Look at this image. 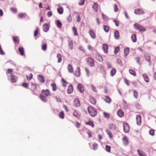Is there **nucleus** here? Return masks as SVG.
<instances>
[{
	"label": "nucleus",
	"instance_id": "nucleus-47",
	"mask_svg": "<svg viewBox=\"0 0 156 156\" xmlns=\"http://www.w3.org/2000/svg\"><path fill=\"white\" fill-rule=\"evenodd\" d=\"M64 114L63 112L62 111L59 114V117L61 119H63L64 118Z\"/></svg>",
	"mask_w": 156,
	"mask_h": 156
},
{
	"label": "nucleus",
	"instance_id": "nucleus-4",
	"mask_svg": "<svg viewBox=\"0 0 156 156\" xmlns=\"http://www.w3.org/2000/svg\"><path fill=\"white\" fill-rule=\"evenodd\" d=\"M86 61L91 67L94 65V61L93 59L91 58H88L86 59Z\"/></svg>",
	"mask_w": 156,
	"mask_h": 156
},
{
	"label": "nucleus",
	"instance_id": "nucleus-7",
	"mask_svg": "<svg viewBox=\"0 0 156 156\" xmlns=\"http://www.w3.org/2000/svg\"><path fill=\"white\" fill-rule=\"evenodd\" d=\"M43 30L45 32H47L49 29V25L47 23H44L43 26Z\"/></svg>",
	"mask_w": 156,
	"mask_h": 156
},
{
	"label": "nucleus",
	"instance_id": "nucleus-16",
	"mask_svg": "<svg viewBox=\"0 0 156 156\" xmlns=\"http://www.w3.org/2000/svg\"><path fill=\"white\" fill-rule=\"evenodd\" d=\"M108 46L106 44H103V49L104 52L106 53L108 52Z\"/></svg>",
	"mask_w": 156,
	"mask_h": 156
},
{
	"label": "nucleus",
	"instance_id": "nucleus-12",
	"mask_svg": "<svg viewBox=\"0 0 156 156\" xmlns=\"http://www.w3.org/2000/svg\"><path fill=\"white\" fill-rule=\"evenodd\" d=\"M73 91V87L71 84L68 86L67 90V92L69 94H71Z\"/></svg>",
	"mask_w": 156,
	"mask_h": 156
},
{
	"label": "nucleus",
	"instance_id": "nucleus-58",
	"mask_svg": "<svg viewBox=\"0 0 156 156\" xmlns=\"http://www.w3.org/2000/svg\"><path fill=\"white\" fill-rule=\"evenodd\" d=\"M85 71H86V73L87 76H90V71H89V70L87 68H85Z\"/></svg>",
	"mask_w": 156,
	"mask_h": 156
},
{
	"label": "nucleus",
	"instance_id": "nucleus-24",
	"mask_svg": "<svg viewBox=\"0 0 156 156\" xmlns=\"http://www.w3.org/2000/svg\"><path fill=\"white\" fill-rule=\"evenodd\" d=\"M143 76L145 81L147 82H148L149 81V79L148 76L145 74H144L143 75Z\"/></svg>",
	"mask_w": 156,
	"mask_h": 156
},
{
	"label": "nucleus",
	"instance_id": "nucleus-29",
	"mask_svg": "<svg viewBox=\"0 0 156 156\" xmlns=\"http://www.w3.org/2000/svg\"><path fill=\"white\" fill-rule=\"evenodd\" d=\"M93 8L95 12H97L98 9V4L96 3H94L93 6Z\"/></svg>",
	"mask_w": 156,
	"mask_h": 156
},
{
	"label": "nucleus",
	"instance_id": "nucleus-33",
	"mask_svg": "<svg viewBox=\"0 0 156 156\" xmlns=\"http://www.w3.org/2000/svg\"><path fill=\"white\" fill-rule=\"evenodd\" d=\"M41 99L44 102H46L47 101V98L46 96L41 95L40 96Z\"/></svg>",
	"mask_w": 156,
	"mask_h": 156
},
{
	"label": "nucleus",
	"instance_id": "nucleus-51",
	"mask_svg": "<svg viewBox=\"0 0 156 156\" xmlns=\"http://www.w3.org/2000/svg\"><path fill=\"white\" fill-rule=\"evenodd\" d=\"M116 73V70L115 69H112L111 71V74L112 76L114 75Z\"/></svg>",
	"mask_w": 156,
	"mask_h": 156
},
{
	"label": "nucleus",
	"instance_id": "nucleus-5",
	"mask_svg": "<svg viewBox=\"0 0 156 156\" xmlns=\"http://www.w3.org/2000/svg\"><path fill=\"white\" fill-rule=\"evenodd\" d=\"M75 76L79 77L80 75V69L79 67H77L74 73Z\"/></svg>",
	"mask_w": 156,
	"mask_h": 156
},
{
	"label": "nucleus",
	"instance_id": "nucleus-3",
	"mask_svg": "<svg viewBox=\"0 0 156 156\" xmlns=\"http://www.w3.org/2000/svg\"><path fill=\"white\" fill-rule=\"evenodd\" d=\"M123 129L125 132L128 133L129 130V127L128 124L126 123H124L123 124Z\"/></svg>",
	"mask_w": 156,
	"mask_h": 156
},
{
	"label": "nucleus",
	"instance_id": "nucleus-55",
	"mask_svg": "<svg viewBox=\"0 0 156 156\" xmlns=\"http://www.w3.org/2000/svg\"><path fill=\"white\" fill-rule=\"evenodd\" d=\"M12 71L13 69H7L6 73L7 74H11V73L12 72Z\"/></svg>",
	"mask_w": 156,
	"mask_h": 156
},
{
	"label": "nucleus",
	"instance_id": "nucleus-42",
	"mask_svg": "<svg viewBox=\"0 0 156 156\" xmlns=\"http://www.w3.org/2000/svg\"><path fill=\"white\" fill-rule=\"evenodd\" d=\"M105 100L108 103H110L111 101V99L108 96L106 97L105 98Z\"/></svg>",
	"mask_w": 156,
	"mask_h": 156
},
{
	"label": "nucleus",
	"instance_id": "nucleus-59",
	"mask_svg": "<svg viewBox=\"0 0 156 156\" xmlns=\"http://www.w3.org/2000/svg\"><path fill=\"white\" fill-rule=\"evenodd\" d=\"M149 134L152 135L153 136L154 134V130L153 129H151L149 131Z\"/></svg>",
	"mask_w": 156,
	"mask_h": 156
},
{
	"label": "nucleus",
	"instance_id": "nucleus-2",
	"mask_svg": "<svg viewBox=\"0 0 156 156\" xmlns=\"http://www.w3.org/2000/svg\"><path fill=\"white\" fill-rule=\"evenodd\" d=\"M134 26L136 29L140 31H144L146 30L145 28L139 24L136 23L135 24Z\"/></svg>",
	"mask_w": 156,
	"mask_h": 156
},
{
	"label": "nucleus",
	"instance_id": "nucleus-64",
	"mask_svg": "<svg viewBox=\"0 0 156 156\" xmlns=\"http://www.w3.org/2000/svg\"><path fill=\"white\" fill-rule=\"evenodd\" d=\"M106 65H107V68L109 69L112 67L111 64L109 62H107Z\"/></svg>",
	"mask_w": 156,
	"mask_h": 156
},
{
	"label": "nucleus",
	"instance_id": "nucleus-30",
	"mask_svg": "<svg viewBox=\"0 0 156 156\" xmlns=\"http://www.w3.org/2000/svg\"><path fill=\"white\" fill-rule=\"evenodd\" d=\"M56 24L58 27L59 28H61L62 27V24L59 20H57L56 21Z\"/></svg>",
	"mask_w": 156,
	"mask_h": 156
},
{
	"label": "nucleus",
	"instance_id": "nucleus-40",
	"mask_svg": "<svg viewBox=\"0 0 156 156\" xmlns=\"http://www.w3.org/2000/svg\"><path fill=\"white\" fill-rule=\"evenodd\" d=\"M68 45L71 49H72L73 48V44L72 41H70L69 42Z\"/></svg>",
	"mask_w": 156,
	"mask_h": 156
},
{
	"label": "nucleus",
	"instance_id": "nucleus-39",
	"mask_svg": "<svg viewBox=\"0 0 156 156\" xmlns=\"http://www.w3.org/2000/svg\"><path fill=\"white\" fill-rule=\"evenodd\" d=\"M73 115L74 116L77 118H79V115L76 111H74V112H73Z\"/></svg>",
	"mask_w": 156,
	"mask_h": 156
},
{
	"label": "nucleus",
	"instance_id": "nucleus-34",
	"mask_svg": "<svg viewBox=\"0 0 156 156\" xmlns=\"http://www.w3.org/2000/svg\"><path fill=\"white\" fill-rule=\"evenodd\" d=\"M131 38L132 39V41L135 42L136 41V34H133L131 36Z\"/></svg>",
	"mask_w": 156,
	"mask_h": 156
},
{
	"label": "nucleus",
	"instance_id": "nucleus-17",
	"mask_svg": "<svg viewBox=\"0 0 156 156\" xmlns=\"http://www.w3.org/2000/svg\"><path fill=\"white\" fill-rule=\"evenodd\" d=\"M68 69L69 72L73 73V68L72 66L70 64H69L68 66Z\"/></svg>",
	"mask_w": 156,
	"mask_h": 156
},
{
	"label": "nucleus",
	"instance_id": "nucleus-44",
	"mask_svg": "<svg viewBox=\"0 0 156 156\" xmlns=\"http://www.w3.org/2000/svg\"><path fill=\"white\" fill-rule=\"evenodd\" d=\"M104 30L106 32H108L109 31V27L107 26L103 25Z\"/></svg>",
	"mask_w": 156,
	"mask_h": 156
},
{
	"label": "nucleus",
	"instance_id": "nucleus-20",
	"mask_svg": "<svg viewBox=\"0 0 156 156\" xmlns=\"http://www.w3.org/2000/svg\"><path fill=\"white\" fill-rule=\"evenodd\" d=\"M38 79L40 82L42 83H44L45 81L44 78V76L42 75H39Z\"/></svg>",
	"mask_w": 156,
	"mask_h": 156
},
{
	"label": "nucleus",
	"instance_id": "nucleus-53",
	"mask_svg": "<svg viewBox=\"0 0 156 156\" xmlns=\"http://www.w3.org/2000/svg\"><path fill=\"white\" fill-rule=\"evenodd\" d=\"M26 76L28 80H30L32 78L33 75L32 73H31L29 76Z\"/></svg>",
	"mask_w": 156,
	"mask_h": 156
},
{
	"label": "nucleus",
	"instance_id": "nucleus-9",
	"mask_svg": "<svg viewBox=\"0 0 156 156\" xmlns=\"http://www.w3.org/2000/svg\"><path fill=\"white\" fill-rule=\"evenodd\" d=\"M122 140L123 141L124 145L125 146L128 145L129 143V141L128 139L126 136H124L122 138Z\"/></svg>",
	"mask_w": 156,
	"mask_h": 156
},
{
	"label": "nucleus",
	"instance_id": "nucleus-31",
	"mask_svg": "<svg viewBox=\"0 0 156 156\" xmlns=\"http://www.w3.org/2000/svg\"><path fill=\"white\" fill-rule=\"evenodd\" d=\"M114 36L116 39H118L119 38V33L117 30H116L114 32Z\"/></svg>",
	"mask_w": 156,
	"mask_h": 156
},
{
	"label": "nucleus",
	"instance_id": "nucleus-32",
	"mask_svg": "<svg viewBox=\"0 0 156 156\" xmlns=\"http://www.w3.org/2000/svg\"><path fill=\"white\" fill-rule=\"evenodd\" d=\"M31 89L32 90L34 91L36 90L37 88V86L36 84L32 83L31 84Z\"/></svg>",
	"mask_w": 156,
	"mask_h": 156
},
{
	"label": "nucleus",
	"instance_id": "nucleus-43",
	"mask_svg": "<svg viewBox=\"0 0 156 156\" xmlns=\"http://www.w3.org/2000/svg\"><path fill=\"white\" fill-rule=\"evenodd\" d=\"M73 30L74 33V34L75 35L77 36L78 35V33H77V30L76 28L75 27H73Z\"/></svg>",
	"mask_w": 156,
	"mask_h": 156
},
{
	"label": "nucleus",
	"instance_id": "nucleus-63",
	"mask_svg": "<svg viewBox=\"0 0 156 156\" xmlns=\"http://www.w3.org/2000/svg\"><path fill=\"white\" fill-rule=\"evenodd\" d=\"M22 85L23 87L27 88L28 87V84L26 83H22Z\"/></svg>",
	"mask_w": 156,
	"mask_h": 156
},
{
	"label": "nucleus",
	"instance_id": "nucleus-49",
	"mask_svg": "<svg viewBox=\"0 0 156 156\" xmlns=\"http://www.w3.org/2000/svg\"><path fill=\"white\" fill-rule=\"evenodd\" d=\"M51 86L52 87V90L53 91H55L56 90V85L55 83H52Z\"/></svg>",
	"mask_w": 156,
	"mask_h": 156
},
{
	"label": "nucleus",
	"instance_id": "nucleus-52",
	"mask_svg": "<svg viewBox=\"0 0 156 156\" xmlns=\"http://www.w3.org/2000/svg\"><path fill=\"white\" fill-rule=\"evenodd\" d=\"M93 149L94 150H96L97 149L98 146L97 144L94 143L93 145Z\"/></svg>",
	"mask_w": 156,
	"mask_h": 156
},
{
	"label": "nucleus",
	"instance_id": "nucleus-36",
	"mask_svg": "<svg viewBox=\"0 0 156 156\" xmlns=\"http://www.w3.org/2000/svg\"><path fill=\"white\" fill-rule=\"evenodd\" d=\"M41 47L42 50L45 51L47 49V44L45 43H43L41 45Z\"/></svg>",
	"mask_w": 156,
	"mask_h": 156
},
{
	"label": "nucleus",
	"instance_id": "nucleus-45",
	"mask_svg": "<svg viewBox=\"0 0 156 156\" xmlns=\"http://www.w3.org/2000/svg\"><path fill=\"white\" fill-rule=\"evenodd\" d=\"M62 81L63 86L65 87H66L67 83V82L63 78L62 79Z\"/></svg>",
	"mask_w": 156,
	"mask_h": 156
},
{
	"label": "nucleus",
	"instance_id": "nucleus-18",
	"mask_svg": "<svg viewBox=\"0 0 156 156\" xmlns=\"http://www.w3.org/2000/svg\"><path fill=\"white\" fill-rule=\"evenodd\" d=\"M74 104L76 106L79 107L80 106V103L79 100L76 98L75 99L74 101Z\"/></svg>",
	"mask_w": 156,
	"mask_h": 156
},
{
	"label": "nucleus",
	"instance_id": "nucleus-13",
	"mask_svg": "<svg viewBox=\"0 0 156 156\" xmlns=\"http://www.w3.org/2000/svg\"><path fill=\"white\" fill-rule=\"evenodd\" d=\"M138 154L140 156H147L146 154L142 151H140L139 150H137Z\"/></svg>",
	"mask_w": 156,
	"mask_h": 156
},
{
	"label": "nucleus",
	"instance_id": "nucleus-23",
	"mask_svg": "<svg viewBox=\"0 0 156 156\" xmlns=\"http://www.w3.org/2000/svg\"><path fill=\"white\" fill-rule=\"evenodd\" d=\"M18 51L20 52L21 55H24V52L23 48L19 47L18 49Z\"/></svg>",
	"mask_w": 156,
	"mask_h": 156
},
{
	"label": "nucleus",
	"instance_id": "nucleus-22",
	"mask_svg": "<svg viewBox=\"0 0 156 156\" xmlns=\"http://www.w3.org/2000/svg\"><path fill=\"white\" fill-rule=\"evenodd\" d=\"M96 58L97 60L100 62H103V60L102 57L99 55H97L96 56Z\"/></svg>",
	"mask_w": 156,
	"mask_h": 156
},
{
	"label": "nucleus",
	"instance_id": "nucleus-46",
	"mask_svg": "<svg viewBox=\"0 0 156 156\" xmlns=\"http://www.w3.org/2000/svg\"><path fill=\"white\" fill-rule=\"evenodd\" d=\"M129 72L130 74L135 76H136V73L135 71H133V70L130 69L129 70Z\"/></svg>",
	"mask_w": 156,
	"mask_h": 156
},
{
	"label": "nucleus",
	"instance_id": "nucleus-57",
	"mask_svg": "<svg viewBox=\"0 0 156 156\" xmlns=\"http://www.w3.org/2000/svg\"><path fill=\"white\" fill-rule=\"evenodd\" d=\"M114 10L115 12H117L118 10V8L117 5L115 4L114 5Z\"/></svg>",
	"mask_w": 156,
	"mask_h": 156
},
{
	"label": "nucleus",
	"instance_id": "nucleus-37",
	"mask_svg": "<svg viewBox=\"0 0 156 156\" xmlns=\"http://www.w3.org/2000/svg\"><path fill=\"white\" fill-rule=\"evenodd\" d=\"M110 128L112 129L115 130L116 128L115 125L113 124H111L109 125Z\"/></svg>",
	"mask_w": 156,
	"mask_h": 156
},
{
	"label": "nucleus",
	"instance_id": "nucleus-41",
	"mask_svg": "<svg viewBox=\"0 0 156 156\" xmlns=\"http://www.w3.org/2000/svg\"><path fill=\"white\" fill-rule=\"evenodd\" d=\"M86 124L87 125H89L91 126L92 127H94V125L93 122L90 121L86 122Z\"/></svg>",
	"mask_w": 156,
	"mask_h": 156
},
{
	"label": "nucleus",
	"instance_id": "nucleus-35",
	"mask_svg": "<svg viewBox=\"0 0 156 156\" xmlns=\"http://www.w3.org/2000/svg\"><path fill=\"white\" fill-rule=\"evenodd\" d=\"M90 102L93 104H95L96 103V101L94 98L93 97H90Z\"/></svg>",
	"mask_w": 156,
	"mask_h": 156
},
{
	"label": "nucleus",
	"instance_id": "nucleus-27",
	"mask_svg": "<svg viewBox=\"0 0 156 156\" xmlns=\"http://www.w3.org/2000/svg\"><path fill=\"white\" fill-rule=\"evenodd\" d=\"M117 114L119 116L122 117L124 115V113L123 111L121 110H119L117 112Z\"/></svg>",
	"mask_w": 156,
	"mask_h": 156
},
{
	"label": "nucleus",
	"instance_id": "nucleus-19",
	"mask_svg": "<svg viewBox=\"0 0 156 156\" xmlns=\"http://www.w3.org/2000/svg\"><path fill=\"white\" fill-rule=\"evenodd\" d=\"M57 57L58 58V62L60 63L62 61V56L60 53H58L57 55Z\"/></svg>",
	"mask_w": 156,
	"mask_h": 156
},
{
	"label": "nucleus",
	"instance_id": "nucleus-6",
	"mask_svg": "<svg viewBox=\"0 0 156 156\" xmlns=\"http://www.w3.org/2000/svg\"><path fill=\"white\" fill-rule=\"evenodd\" d=\"M134 13L136 14H144V12L142 9H138L135 10Z\"/></svg>",
	"mask_w": 156,
	"mask_h": 156
},
{
	"label": "nucleus",
	"instance_id": "nucleus-26",
	"mask_svg": "<svg viewBox=\"0 0 156 156\" xmlns=\"http://www.w3.org/2000/svg\"><path fill=\"white\" fill-rule=\"evenodd\" d=\"M27 14L25 13H20L18 15V17L19 18L22 19L25 17Z\"/></svg>",
	"mask_w": 156,
	"mask_h": 156
},
{
	"label": "nucleus",
	"instance_id": "nucleus-38",
	"mask_svg": "<svg viewBox=\"0 0 156 156\" xmlns=\"http://www.w3.org/2000/svg\"><path fill=\"white\" fill-rule=\"evenodd\" d=\"M13 40L14 42L15 43L17 42V43H19V37H13Z\"/></svg>",
	"mask_w": 156,
	"mask_h": 156
},
{
	"label": "nucleus",
	"instance_id": "nucleus-11",
	"mask_svg": "<svg viewBox=\"0 0 156 156\" xmlns=\"http://www.w3.org/2000/svg\"><path fill=\"white\" fill-rule=\"evenodd\" d=\"M89 34L92 38L94 39L96 38V35L94 32L91 30H90L89 31Z\"/></svg>",
	"mask_w": 156,
	"mask_h": 156
},
{
	"label": "nucleus",
	"instance_id": "nucleus-15",
	"mask_svg": "<svg viewBox=\"0 0 156 156\" xmlns=\"http://www.w3.org/2000/svg\"><path fill=\"white\" fill-rule=\"evenodd\" d=\"M77 88L80 92L83 93L84 91V88L81 84H78L77 85Z\"/></svg>",
	"mask_w": 156,
	"mask_h": 156
},
{
	"label": "nucleus",
	"instance_id": "nucleus-54",
	"mask_svg": "<svg viewBox=\"0 0 156 156\" xmlns=\"http://www.w3.org/2000/svg\"><path fill=\"white\" fill-rule=\"evenodd\" d=\"M133 94L135 97V98H137L138 97V93L135 90L133 91Z\"/></svg>",
	"mask_w": 156,
	"mask_h": 156
},
{
	"label": "nucleus",
	"instance_id": "nucleus-25",
	"mask_svg": "<svg viewBox=\"0 0 156 156\" xmlns=\"http://www.w3.org/2000/svg\"><path fill=\"white\" fill-rule=\"evenodd\" d=\"M129 48H126L124 50V52L125 54V56H126L129 54Z\"/></svg>",
	"mask_w": 156,
	"mask_h": 156
},
{
	"label": "nucleus",
	"instance_id": "nucleus-60",
	"mask_svg": "<svg viewBox=\"0 0 156 156\" xmlns=\"http://www.w3.org/2000/svg\"><path fill=\"white\" fill-rule=\"evenodd\" d=\"M113 22L115 23L116 26L118 27L119 26V23L117 20H113Z\"/></svg>",
	"mask_w": 156,
	"mask_h": 156
},
{
	"label": "nucleus",
	"instance_id": "nucleus-21",
	"mask_svg": "<svg viewBox=\"0 0 156 156\" xmlns=\"http://www.w3.org/2000/svg\"><path fill=\"white\" fill-rule=\"evenodd\" d=\"M11 79L13 82H16L17 80V78L16 76L11 75Z\"/></svg>",
	"mask_w": 156,
	"mask_h": 156
},
{
	"label": "nucleus",
	"instance_id": "nucleus-62",
	"mask_svg": "<svg viewBox=\"0 0 156 156\" xmlns=\"http://www.w3.org/2000/svg\"><path fill=\"white\" fill-rule=\"evenodd\" d=\"M52 13L51 11H48L47 12V16L48 17H50L52 16Z\"/></svg>",
	"mask_w": 156,
	"mask_h": 156
},
{
	"label": "nucleus",
	"instance_id": "nucleus-28",
	"mask_svg": "<svg viewBox=\"0 0 156 156\" xmlns=\"http://www.w3.org/2000/svg\"><path fill=\"white\" fill-rule=\"evenodd\" d=\"M58 12L60 14H62L63 12V9L62 7H60L57 9Z\"/></svg>",
	"mask_w": 156,
	"mask_h": 156
},
{
	"label": "nucleus",
	"instance_id": "nucleus-56",
	"mask_svg": "<svg viewBox=\"0 0 156 156\" xmlns=\"http://www.w3.org/2000/svg\"><path fill=\"white\" fill-rule=\"evenodd\" d=\"M110 150L111 147L110 146L108 145L106 146V150L107 151L110 152Z\"/></svg>",
	"mask_w": 156,
	"mask_h": 156
},
{
	"label": "nucleus",
	"instance_id": "nucleus-50",
	"mask_svg": "<svg viewBox=\"0 0 156 156\" xmlns=\"http://www.w3.org/2000/svg\"><path fill=\"white\" fill-rule=\"evenodd\" d=\"M103 114L104 115V117L107 119H108L109 118L110 115L109 114L105 112H103Z\"/></svg>",
	"mask_w": 156,
	"mask_h": 156
},
{
	"label": "nucleus",
	"instance_id": "nucleus-1",
	"mask_svg": "<svg viewBox=\"0 0 156 156\" xmlns=\"http://www.w3.org/2000/svg\"><path fill=\"white\" fill-rule=\"evenodd\" d=\"M88 110L90 115L94 117L97 114L96 110L92 106H89L88 108Z\"/></svg>",
	"mask_w": 156,
	"mask_h": 156
},
{
	"label": "nucleus",
	"instance_id": "nucleus-61",
	"mask_svg": "<svg viewBox=\"0 0 156 156\" xmlns=\"http://www.w3.org/2000/svg\"><path fill=\"white\" fill-rule=\"evenodd\" d=\"M107 133H108V135L109 138L110 139H112V135L111 133L109 131V132H107Z\"/></svg>",
	"mask_w": 156,
	"mask_h": 156
},
{
	"label": "nucleus",
	"instance_id": "nucleus-8",
	"mask_svg": "<svg viewBox=\"0 0 156 156\" xmlns=\"http://www.w3.org/2000/svg\"><path fill=\"white\" fill-rule=\"evenodd\" d=\"M136 119L137 124L139 126L141 123V116L140 115H137L136 116Z\"/></svg>",
	"mask_w": 156,
	"mask_h": 156
},
{
	"label": "nucleus",
	"instance_id": "nucleus-48",
	"mask_svg": "<svg viewBox=\"0 0 156 156\" xmlns=\"http://www.w3.org/2000/svg\"><path fill=\"white\" fill-rule=\"evenodd\" d=\"M120 48L119 47V46H117L115 48V50H114V52L115 54H117L118 52H119V50Z\"/></svg>",
	"mask_w": 156,
	"mask_h": 156
},
{
	"label": "nucleus",
	"instance_id": "nucleus-14",
	"mask_svg": "<svg viewBox=\"0 0 156 156\" xmlns=\"http://www.w3.org/2000/svg\"><path fill=\"white\" fill-rule=\"evenodd\" d=\"M145 58L146 60L149 62V65H151V57L150 55L148 54H146L145 55Z\"/></svg>",
	"mask_w": 156,
	"mask_h": 156
},
{
	"label": "nucleus",
	"instance_id": "nucleus-10",
	"mask_svg": "<svg viewBox=\"0 0 156 156\" xmlns=\"http://www.w3.org/2000/svg\"><path fill=\"white\" fill-rule=\"evenodd\" d=\"M42 93L47 96H48L50 95L49 90L48 89L43 90H42Z\"/></svg>",
	"mask_w": 156,
	"mask_h": 156
}]
</instances>
